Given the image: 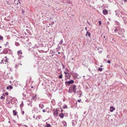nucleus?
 <instances>
[{
    "label": "nucleus",
    "instance_id": "obj_1",
    "mask_svg": "<svg viewBox=\"0 0 127 127\" xmlns=\"http://www.w3.org/2000/svg\"><path fill=\"white\" fill-rule=\"evenodd\" d=\"M2 53L5 54L7 53L10 54V51L9 49L5 48L3 50Z\"/></svg>",
    "mask_w": 127,
    "mask_h": 127
},
{
    "label": "nucleus",
    "instance_id": "obj_2",
    "mask_svg": "<svg viewBox=\"0 0 127 127\" xmlns=\"http://www.w3.org/2000/svg\"><path fill=\"white\" fill-rule=\"evenodd\" d=\"M74 81L73 80H71L70 81H66L65 82V83L66 84L67 83L68 85H69L70 84H72L74 83Z\"/></svg>",
    "mask_w": 127,
    "mask_h": 127
},
{
    "label": "nucleus",
    "instance_id": "obj_3",
    "mask_svg": "<svg viewBox=\"0 0 127 127\" xmlns=\"http://www.w3.org/2000/svg\"><path fill=\"white\" fill-rule=\"evenodd\" d=\"M59 111L57 109H56V111H55L54 112V115L55 117H57V116L58 114V111Z\"/></svg>",
    "mask_w": 127,
    "mask_h": 127
},
{
    "label": "nucleus",
    "instance_id": "obj_4",
    "mask_svg": "<svg viewBox=\"0 0 127 127\" xmlns=\"http://www.w3.org/2000/svg\"><path fill=\"white\" fill-rule=\"evenodd\" d=\"M103 14L105 15H107L108 13V11L106 9H104L103 10Z\"/></svg>",
    "mask_w": 127,
    "mask_h": 127
},
{
    "label": "nucleus",
    "instance_id": "obj_5",
    "mask_svg": "<svg viewBox=\"0 0 127 127\" xmlns=\"http://www.w3.org/2000/svg\"><path fill=\"white\" fill-rule=\"evenodd\" d=\"M115 109V108H114L112 106H111L110 107V112H113Z\"/></svg>",
    "mask_w": 127,
    "mask_h": 127
},
{
    "label": "nucleus",
    "instance_id": "obj_6",
    "mask_svg": "<svg viewBox=\"0 0 127 127\" xmlns=\"http://www.w3.org/2000/svg\"><path fill=\"white\" fill-rule=\"evenodd\" d=\"M64 73H65V75H66L65 76H67V78H69L71 76V75H69L68 74V73L65 71L64 72Z\"/></svg>",
    "mask_w": 127,
    "mask_h": 127
},
{
    "label": "nucleus",
    "instance_id": "obj_7",
    "mask_svg": "<svg viewBox=\"0 0 127 127\" xmlns=\"http://www.w3.org/2000/svg\"><path fill=\"white\" fill-rule=\"evenodd\" d=\"M76 93H77L78 94V95L79 96V97H80L82 94V92L80 91H77L76 92Z\"/></svg>",
    "mask_w": 127,
    "mask_h": 127
},
{
    "label": "nucleus",
    "instance_id": "obj_8",
    "mask_svg": "<svg viewBox=\"0 0 127 127\" xmlns=\"http://www.w3.org/2000/svg\"><path fill=\"white\" fill-rule=\"evenodd\" d=\"M71 89H72L73 91H76V86L73 84V87L71 88Z\"/></svg>",
    "mask_w": 127,
    "mask_h": 127
},
{
    "label": "nucleus",
    "instance_id": "obj_9",
    "mask_svg": "<svg viewBox=\"0 0 127 127\" xmlns=\"http://www.w3.org/2000/svg\"><path fill=\"white\" fill-rule=\"evenodd\" d=\"M59 116L62 118H63L64 117V115L63 113H61L59 114Z\"/></svg>",
    "mask_w": 127,
    "mask_h": 127
},
{
    "label": "nucleus",
    "instance_id": "obj_10",
    "mask_svg": "<svg viewBox=\"0 0 127 127\" xmlns=\"http://www.w3.org/2000/svg\"><path fill=\"white\" fill-rule=\"evenodd\" d=\"M87 35H88L89 37L91 36V33H90L89 32H88V31H87L86 32V36H87Z\"/></svg>",
    "mask_w": 127,
    "mask_h": 127
},
{
    "label": "nucleus",
    "instance_id": "obj_11",
    "mask_svg": "<svg viewBox=\"0 0 127 127\" xmlns=\"http://www.w3.org/2000/svg\"><path fill=\"white\" fill-rule=\"evenodd\" d=\"M22 51L21 50L18 51L17 52V54L19 56L20 55L22 54Z\"/></svg>",
    "mask_w": 127,
    "mask_h": 127
},
{
    "label": "nucleus",
    "instance_id": "obj_12",
    "mask_svg": "<svg viewBox=\"0 0 127 127\" xmlns=\"http://www.w3.org/2000/svg\"><path fill=\"white\" fill-rule=\"evenodd\" d=\"M36 95H33V96H32V99H35V100L36 99Z\"/></svg>",
    "mask_w": 127,
    "mask_h": 127
},
{
    "label": "nucleus",
    "instance_id": "obj_13",
    "mask_svg": "<svg viewBox=\"0 0 127 127\" xmlns=\"http://www.w3.org/2000/svg\"><path fill=\"white\" fill-rule=\"evenodd\" d=\"M39 106L40 107L41 109L43 108L44 107V105L43 104H39Z\"/></svg>",
    "mask_w": 127,
    "mask_h": 127
},
{
    "label": "nucleus",
    "instance_id": "obj_14",
    "mask_svg": "<svg viewBox=\"0 0 127 127\" xmlns=\"http://www.w3.org/2000/svg\"><path fill=\"white\" fill-rule=\"evenodd\" d=\"M13 115L14 116L16 115L17 113V112L15 110H13Z\"/></svg>",
    "mask_w": 127,
    "mask_h": 127
},
{
    "label": "nucleus",
    "instance_id": "obj_15",
    "mask_svg": "<svg viewBox=\"0 0 127 127\" xmlns=\"http://www.w3.org/2000/svg\"><path fill=\"white\" fill-rule=\"evenodd\" d=\"M19 56V57L18 59H21L22 58L23 56H22L21 55H20Z\"/></svg>",
    "mask_w": 127,
    "mask_h": 127
},
{
    "label": "nucleus",
    "instance_id": "obj_16",
    "mask_svg": "<svg viewBox=\"0 0 127 127\" xmlns=\"http://www.w3.org/2000/svg\"><path fill=\"white\" fill-rule=\"evenodd\" d=\"M46 127H51V125L49 124H48L46 123Z\"/></svg>",
    "mask_w": 127,
    "mask_h": 127
},
{
    "label": "nucleus",
    "instance_id": "obj_17",
    "mask_svg": "<svg viewBox=\"0 0 127 127\" xmlns=\"http://www.w3.org/2000/svg\"><path fill=\"white\" fill-rule=\"evenodd\" d=\"M63 108L65 109L67 108V106L66 105H64L63 107Z\"/></svg>",
    "mask_w": 127,
    "mask_h": 127
},
{
    "label": "nucleus",
    "instance_id": "obj_18",
    "mask_svg": "<svg viewBox=\"0 0 127 127\" xmlns=\"http://www.w3.org/2000/svg\"><path fill=\"white\" fill-rule=\"evenodd\" d=\"M24 105V104L23 103V101L22 102V103L20 105V106L21 107H22Z\"/></svg>",
    "mask_w": 127,
    "mask_h": 127
},
{
    "label": "nucleus",
    "instance_id": "obj_19",
    "mask_svg": "<svg viewBox=\"0 0 127 127\" xmlns=\"http://www.w3.org/2000/svg\"><path fill=\"white\" fill-rule=\"evenodd\" d=\"M63 77V75L62 74H61L59 76V78L61 79Z\"/></svg>",
    "mask_w": 127,
    "mask_h": 127
},
{
    "label": "nucleus",
    "instance_id": "obj_20",
    "mask_svg": "<svg viewBox=\"0 0 127 127\" xmlns=\"http://www.w3.org/2000/svg\"><path fill=\"white\" fill-rule=\"evenodd\" d=\"M19 44L18 42H17L15 43V45L17 46H19Z\"/></svg>",
    "mask_w": 127,
    "mask_h": 127
},
{
    "label": "nucleus",
    "instance_id": "obj_21",
    "mask_svg": "<svg viewBox=\"0 0 127 127\" xmlns=\"http://www.w3.org/2000/svg\"><path fill=\"white\" fill-rule=\"evenodd\" d=\"M102 68H99L98 69V71H102Z\"/></svg>",
    "mask_w": 127,
    "mask_h": 127
},
{
    "label": "nucleus",
    "instance_id": "obj_22",
    "mask_svg": "<svg viewBox=\"0 0 127 127\" xmlns=\"http://www.w3.org/2000/svg\"><path fill=\"white\" fill-rule=\"evenodd\" d=\"M3 39V37L0 35V40H2Z\"/></svg>",
    "mask_w": 127,
    "mask_h": 127
},
{
    "label": "nucleus",
    "instance_id": "obj_23",
    "mask_svg": "<svg viewBox=\"0 0 127 127\" xmlns=\"http://www.w3.org/2000/svg\"><path fill=\"white\" fill-rule=\"evenodd\" d=\"M63 39L61 41H60L59 44L61 45L62 44V43L63 42Z\"/></svg>",
    "mask_w": 127,
    "mask_h": 127
},
{
    "label": "nucleus",
    "instance_id": "obj_24",
    "mask_svg": "<svg viewBox=\"0 0 127 127\" xmlns=\"http://www.w3.org/2000/svg\"><path fill=\"white\" fill-rule=\"evenodd\" d=\"M9 86L10 89H13V87L11 85H9Z\"/></svg>",
    "mask_w": 127,
    "mask_h": 127
},
{
    "label": "nucleus",
    "instance_id": "obj_25",
    "mask_svg": "<svg viewBox=\"0 0 127 127\" xmlns=\"http://www.w3.org/2000/svg\"><path fill=\"white\" fill-rule=\"evenodd\" d=\"M98 22H99V26H100L101 25V21H98Z\"/></svg>",
    "mask_w": 127,
    "mask_h": 127
},
{
    "label": "nucleus",
    "instance_id": "obj_26",
    "mask_svg": "<svg viewBox=\"0 0 127 127\" xmlns=\"http://www.w3.org/2000/svg\"><path fill=\"white\" fill-rule=\"evenodd\" d=\"M65 2H67L69 4H70L71 3V2H69V1L67 0Z\"/></svg>",
    "mask_w": 127,
    "mask_h": 127
},
{
    "label": "nucleus",
    "instance_id": "obj_27",
    "mask_svg": "<svg viewBox=\"0 0 127 127\" xmlns=\"http://www.w3.org/2000/svg\"><path fill=\"white\" fill-rule=\"evenodd\" d=\"M6 44H5L4 45L5 47L8 45V44H9V43L8 42H6Z\"/></svg>",
    "mask_w": 127,
    "mask_h": 127
},
{
    "label": "nucleus",
    "instance_id": "obj_28",
    "mask_svg": "<svg viewBox=\"0 0 127 127\" xmlns=\"http://www.w3.org/2000/svg\"><path fill=\"white\" fill-rule=\"evenodd\" d=\"M24 11H25V10L24 9H22V13H24Z\"/></svg>",
    "mask_w": 127,
    "mask_h": 127
},
{
    "label": "nucleus",
    "instance_id": "obj_29",
    "mask_svg": "<svg viewBox=\"0 0 127 127\" xmlns=\"http://www.w3.org/2000/svg\"><path fill=\"white\" fill-rule=\"evenodd\" d=\"M0 98L1 99H5V98L4 97H3V96H1L0 97Z\"/></svg>",
    "mask_w": 127,
    "mask_h": 127
},
{
    "label": "nucleus",
    "instance_id": "obj_30",
    "mask_svg": "<svg viewBox=\"0 0 127 127\" xmlns=\"http://www.w3.org/2000/svg\"><path fill=\"white\" fill-rule=\"evenodd\" d=\"M62 66H63V69L64 68H65V66H64V64H62Z\"/></svg>",
    "mask_w": 127,
    "mask_h": 127
},
{
    "label": "nucleus",
    "instance_id": "obj_31",
    "mask_svg": "<svg viewBox=\"0 0 127 127\" xmlns=\"http://www.w3.org/2000/svg\"><path fill=\"white\" fill-rule=\"evenodd\" d=\"M107 63H109V64H110V63H111V62H110V60H109L107 61Z\"/></svg>",
    "mask_w": 127,
    "mask_h": 127
},
{
    "label": "nucleus",
    "instance_id": "obj_32",
    "mask_svg": "<svg viewBox=\"0 0 127 127\" xmlns=\"http://www.w3.org/2000/svg\"><path fill=\"white\" fill-rule=\"evenodd\" d=\"M3 60H1V62H0V64H1L2 63H3Z\"/></svg>",
    "mask_w": 127,
    "mask_h": 127
},
{
    "label": "nucleus",
    "instance_id": "obj_33",
    "mask_svg": "<svg viewBox=\"0 0 127 127\" xmlns=\"http://www.w3.org/2000/svg\"><path fill=\"white\" fill-rule=\"evenodd\" d=\"M18 67V65L16 64L15 65V68H17Z\"/></svg>",
    "mask_w": 127,
    "mask_h": 127
},
{
    "label": "nucleus",
    "instance_id": "obj_34",
    "mask_svg": "<svg viewBox=\"0 0 127 127\" xmlns=\"http://www.w3.org/2000/svg\"><path fill=\"white\" fill-rule=\"evenodd\" d=\"M117 29L116 28H115V29L114 30V32H117Z\"/></svg>",
    "mask_w": 127,
    "mask_h": 127
},
{
    "label": "nucleus",
    "instance_id": "obj_35",
    "mask_svg": "<svg viewBox=\"0 0 127 127\" xmlns=\"http://www.w3.org/2000/svg\"><path fill=\"white\" fill-rule=\"evenodd\" d=\"M9 89V86H8L6 87V89L7 90Z\"/></svg>",
    "mask_w": 127,
    "mask_h": 127
},
{
    "label": "nucleus",
    "instance_id": "obj_36",
    "mask_svg": "<svg viewBox=\"0 0 127 127\" xmlns=\"http://www.w3.org/2000/svg\"><path fill=\"white\" fill-rule=\"evenodd\" d=\"M81 100V99H80V100H78L77 101L78 102H80Z\"/></svg>",
    "mask_w": 127,
    "mask_h": 127
},
{
    "label": "nucleus",
    "instance_id": "obj_37",
    "mask_svg": "<svg viewBox=\"0 0 127 127\" xmlns=\"http://www.w3.org/2000/svg\"><path fill=\"white\" fill-rule=\"evenodd\" d=\"M5 94L6 95H8V93L7 92H6L5 93Z\"/></svg>",
    "mask_w": 127,
    "mask_h": 127
},
{
    "label": "nucleus",
    "instance_id": "obj_38",
    "mask_svg": "<svg viewBox=\"0 0 127 127\" xmlns=\"http://www.w3.org/2000/svg\"><path fill=\"white\" fill-rule=\"evenodd\" d=\"M42 111L43 112H45V110L44 109H43V110H42Z\"/></svg>",
    "mask_w": 127,
    "mask_h": 127
},
{
    "label": "nucleus",
    "instance_id": "obj_39",
    "mask_svg": "<svg viewBox=\"0 0 127 127\" xmlns=\"http://www.w3.org/2000/svg\"><path fill=\"white\" fill-rule=\"evenodd\" d=\"M107 24L108 25H109V24H110V23H109V22H107Z\"/></svg>",
    "mask_w": 127,
    "mask_h": 127
},
{
    "label": "nucleus",
    "instance_id": "obj_40",
    "mask_svg": "<svg viewBox=\"0 0 127 127\" xmlns=\"http://www.w3.org/2000/svg\"><path fill=\"white\" fill-rule=\"evenodd\" d=\"M85 29L86 30V31H87V27H86L85 28Z\"/></svg>",
    "mask_w": 127,
    "mask_h": 127
},
{
    "label": "nucleus",
    "instance_id": "obj_41",
    "mask_svg": "<svg viewBox=\"0 0 127 127\" xmlns=\"http://www.w3.org/2000/svg\"><path fill=\"white\" fill-rule=\"evenodd\" d=\"M24 111H23L22 112V114H24Z\"/></svg>",
    "mask_w": 127,
    "mask_h": 127
},
{
    "label": "nucleus",
    "instance_id": "obj_42",
    "mask_svg": "<svg viewBox=\"0 0 127 127\" xmlns=\"http://www.w3.org/2000/svg\"><path fill=\"white\" fill-rule=\"evenodd\" d=\"M73 91V92L75 94L76 93V91H75L74 90V91Z\"/></svg>",
    "mask_w": 127,
    "mask_h": 127
},
{
    "label": "nucleus",
    "instance_id": "obj_43",
    "mask_svg": "<svg viewBox=\"0 0 127 127\" xmlns=\"http://www.w3.org/2000/svg\"><path fill=\"white\" fill-rule=\"evenodd\" d=\"M124 0L125 2H126L127 1V0Z\"/></svg>",
    "mask_w": 127,
    "mask_h": 127
},
{
    "label": "nucleus",
    "instance_id": "obj_44",
    "mask_svg": "<svg viewBox=\"0 0 127 127\" xmlns=\"http://www.w3.org/2000/svg\"><path fill=\"white\" fill-rule=\"evenodd\" d=\"M68 92L69 93H71V92H70V90L69 89L68 91Z\"/></svg>",
    "mask_w": 127,
    "mask_h": 127
},
{
    "label": "nucleus",
    "instance_id": "obj_45",
    "mask_svg": "<svg viewBox=\"0 0 127 127\" xmlns=\"http://www.w3.org/2000/svg\"><path fill=\"white\" fill-rule=\"evenodd\" d=\"M88 70L89 71H91V69L90 68H89Z\"/></svg>",
    "mask_w": 127,
    "mask_h": 127
},
{
    "label": "nucleus",
    "instance_id": "obj_46",
    "mask_svg": "<svg viewBox=\"0 0 127 127\" xmlns=\"http://www.w3.org/2000/svg\"><path fill=\"white\" fill-rule=\"evenodd\" d=\"M5 61L6 62H7V60H5Z\"/></svg>",
    "mask_w": 127,
    "mask_h": 127
},
{
    "label": "nucleus",
    "instance_id": "obj_47",
    "mask_svg": "<svg viewBox=\"0 0 127 127\" xmlns=\"http://www.w3.org/2000/svg\"><path fill=\"white\" fill-rule=\"evenodd\" d=\"M63 111V110L62 109L61 110V112H62Z\"/></svg>",
    "mask_w": 127,
    "mask_h": 127
},
{
    "label": "nucleus",
    "instance_id": "obj_48",
    "mask_svg": "<svg viewBox=\"0 0 127 127\" xmlns=\"http://www.w3.org/2000/svg\"><path fill=\"white\" fill-rule=\"evenodd\" d=\"M2 95L4 96H5V94H2Z\"/></svg>",
    "mask_w": 127,
    "mask_h": 127
},
{
    "label": "nucleus",
    "instance_id": "obj_49",
    "mask_svg": "<svg viewBox=\"0 0 127 127\" xmlns=\"http://www.w3.org/2000/svg\"><path fill=\"white\" fill-rule=\"evenodd\" d=\"M25 126L26 127H28L27 126V125H25Z\"/></svg>",
    "mask_w": 127,
    "mask_h": 127
},
{
    "label": "nucleus",
    "instance_id": "obj_50",
    "mask_svg": "<svg viewBox=\"0 0 127 127\" xmlns=\"http://www.w3.org/2000/svg\"><path fill=\"white\" fill-rule=\"evenodd\" d=\"M88 24L89 25H90V23H89V22H88Z\"/></svg>",
    "mask_w": 127,
    "mask_h": 127
},
{
    "label": "nucleus",
    "instance_id": "obj_51",
    "mask_svg": "<svg viewBox=\"0 0 127 127\" xmlns=\"http://www.w3.org/2000/svg\"><path fill=\"white\" fill-rule=\"evenodd\" d=\"M58 54H60V52H58Z\"/></svg>",
    "mask_w": 127,
    "mask_h": 127
},
{
    "label": "nucleus",
    "instance_id": "obj_52",
    "mask_svg": "<svg viewBox=\"0 0 127 127\" xmlns=\"http://www.w3.org/2000/svg\"><path fill=\"white\" fill-rule=\"evenodd\" d=\"M31 87L32 88H33V86H32Z\"/></svg>",
    "mask_w": 127,
    "mask_h": 127
},
{
    "label": "nucleus",
    "instance_id": "obj_53",
    "mask_svg": "<svg viewBox=\"0 0 127 127\" xmlns=\"http://www.w3.org/2000/svg\"><path fill=\"white\" fill-rule=\"evenodd\" d=\"M103 37H104V38H105V36H103Z\"/></svg>",
    "mask_w": 127,
    "mask_h": 127
},
{
    "label": "nucleus",
    "instance_id": "obj_54",
    "mask_svg": "<svg viewBox=\"0 0 127 127\" xmlns=\"http://www.w3.org/2000/svg\"><path fill=\"white\" fill-rule=\"evenodd\" d=\"M33 118H35V116H33Z\"/></svg>",
    "mask_w": 127,
    "mask_h": 127
},
{
    "label": "nucleus",
    "instance_id": "obj_55",
    "mask_svg": "<svg viewBox=\"0 0 127 127\" xmlns=\"http://www.w3.org/2000/svg\"><path fill=\"white\" fill-rule=\"evenodd\" d=\"M20 65H22V64L21 63H20Z\"/></svg>",
    "mask_w": 127,
    "mask_h": 127
},
{
    "label": "nucleus",
    "instance_id": "obj_56",
    "mask_svg": "<svg viewBox=\"0 0 127 127\" xmlns=\"http://www.w3.org/2000/svg\"><path fill=\"white\" fill-rule=\"evenodd\" d=\"M103 66V65H101V66H100V67H102V66Z\"/></svg>",
    "mask_w": 127,
    "mask_h": 127
},
{
    "label": "nucleus",
    "instance_id": "obj_57",
    "mask_svg": "<svg viewBox=\"0 0 127 127\" xmlns=\"http://www.w3.org/2000/svg\"><path fill=\"white\" fill-rule=\"evenodd\" d=\"M5 58H7V57H6V56H5Z\"/></svg>",
    "mask_w": 127,
    "mask_h": 127
},
{
    "label": "nucleus",
    "instance_id": "obj_58",
    "mask_svg": "<svg viewBox=\"0 0 127 127\" xmlns=\"http://www.w3.org/2000/svg\"><path fill=\"white\" fill-rule=\"evenodd\" d=\"M1 48V46H0V48Z\"/></svg>",
    "mask_w": 127,
    "mask_h": 127
},
{
    "label": "nucleus",
    "instance_id": "obj_59",
    "mask_svg": "<svg viewBox=\"0 0 127 127\" xmlns=\"http://www.w3.org/2000/svg\"><path fill=\"white\" fill-rule=\"evenodd\" d=\"M66 70H68V69H67V68H66Z\"/></svg>",
    "mask_w": 127,
    "mask_h": 127
},
{
    "label": "nucleus",
    "instance_id": "obj_60",
    "mask_svg": "<svg viewBox=\"0 0 127 127\" xmlns=\"http://www.w3.org/2000/svg\"><path fill=\"white\" fill-rule=\"evenodd\" d=\"M17 117H18V115H17Z\"/></svg>",
    "mask_w": 127,
    "mask_h": 127
},
{
    "label": "nucleus",
    "instance_id": "obj_61",
    "mask_svg": "<svg viewBox=\"0 0 127 127\" xmlns=\"http://www.w3.org/2000/svg\"><path fill=\"white\" fill-rule=\"evenodd\" d=\"M36 119H37V118H36Z\"/></svg>",
    "mask_w": 127,
    "mask_h": 127
},
{
    "label": "nucleus",
    "instance_id": "obj_62",
    "mask_svg": "<svg viewBox=\"0 0 127 127\" xmlns=\"http://www.w3.org/2000/svg\"><path fill=\"white\" fill-rule=\"evenodd\" d=\"M31 106H32V105H31Z\"/></svg>",
    "mask_w": 127,
    "mask_h": 127
},
{
    "label": "nucleus",
    "instance_id": "obj_63",
    "mask_svg": "<svg viewBox=\"0 0 127 127\" xmlns=\"http://www.w3.org/2000/svg\"><path fill=\"white\" fill-rule=\"evenodd\" d=\"M24 95V96H26V95Z\"/></svg>",
    "mask_w": 127,
    "mask_h": 127
},
{
    "label": "nucleus",
    "instance_id": "obj_64",
    "mask_svg": "<svg viewBox=\"0 0 127 127\" xmlns=\"http://www.w3.org/2000/svg\"><path fill=\"white\" fill-rule=\"evenodd\" d=\"M24 95V96H26V95Z\"/></svg>",
    "mask_w": 127,
    "mask_h": 127
}]
</instances>
